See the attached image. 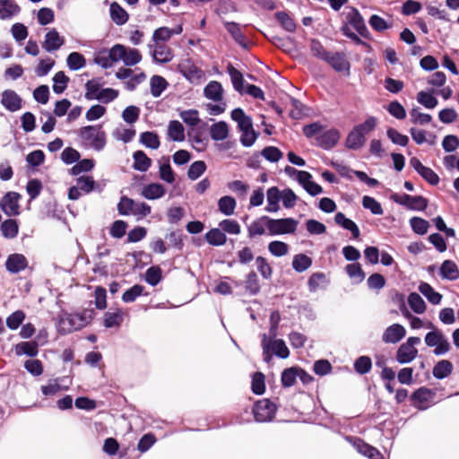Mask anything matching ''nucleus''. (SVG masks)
<instances>
[{
	"label": "nucleus",
	"instance_id": "obj_18",
	"mask_svg": "<svg viewBox=\"0 0 459 459\" xmlns=\"http://www.w3.org/2000/svg\"><path fill=\"white\" fill-rule=\"evenodd\" d=\"M334 222L343 230L350 231L352 238H359L360 230L359 226L352 220L347 218L343 212H337L335 213Z\"/></svg>",
	"mask_w": 459,
	"mask_h": 459
},
{
	"label": "nucleus",
	"instance_id": "obj_53",
	"mask_svg": "<svg viewBox=\"0 0 459 459\" xmlns=\"http://www.w3.org/2000/svg\"><path fill=\"white\" fill-rule=\"evenodd\" d=\"M297 366L286 368L281 371V383L283 388H290L293 386L298 378Z\"/></svg>",
	"mask_w": 459,
	"mask_h": 459
},
{
	"label": "nucleus",
	"instance_id": "obj_23",
	"mask_svg": "<svg viewBox=\"0 0 459 459\" xmlns=\"http://www.w3.org/2000/svg\"><path fill=\"white\" fill-rule=\"evenodd\" d=\"M227 73L230 77L232 86L236 91L243 95V91L246 87L247 82L244 79L242 72L238 70L231 63L227 65Z\"/></svg>",
	"mask_w": 459,
	"mask_h": 459
},
{
	"label": "nucleus",
	"instance_id": "obj_28",
	"mask_svg": "<svg viewBox=\"0 0 459 459\" xmlns=\"http://www.w3.org/2000/svg\"><path fill=\"white\" fill-rule=\"evenodd\" d=\"M152 57L155 64H167L173 58L170 48L163 44H157L154 50L152 51Z\"/></svg>",
	"mask_w": 459,
	"mask_h": 459
},
{
	"label": "nucleus",
	"instance_id": "obj_47",
	"mask_svg": "<svg viewBox=\"0 0 459 459\" xmlns=\"http://www.w3.org/2000/svg\"><path fill=\"white\" fill-rule=\"evenodd\" d=\"M95 167V160L93 159H79L76 163L69 169V174L72 176H78L82 172H90Z\"/></svg>",
	"mask_w": 459,
	"mask_h": 459
},
{
	"label": "nucleus",
	"instance_id": "obj_52",
	"mask_svg": "<svg viewBox=\"0 0 459 459\" xmlns=\"http://www.w3.org/2000/svg\"><path fill=\"white\" fill-rule=\"evenodd\" d=\"M162 279V269L160 265H152L145 272L144 281L152 287L157 286Z\"/></svg>",
	"mask_w": 459,
	"mask_h": 459
},
{
	"label": "nucleus",
	"instance_id": "obj_12",
	"mask_svg": "<svg viewBox=\"0 0 459 459\" xmlns=\"http://www.w3.org/2000/svg\"><path fill=\"white\" fill-rule=\"evenodd\" d=\"M1 104L9 112H16L22 108V97L13 90H5L1 94Z\"/></svg>",
	"mask_w": 459,
	"mask_h": 459
},
{
	"label": "nucleus",
	"instance_id": "obj_11",
	"mask_svg": "<svg viewBox=\"0 0 459 459\" xmlns=\"http://www.w3.org/2000/svg\"><path fill=\"white\" fill-rule=\"evenodd\" d=\"M341 138L340 131L336 128H331L322 131L319 135L316 136V145L323 150H332L339 142Z\"/></svg>",
	"mask_w": 459,
	"mask_h": 459
},
{
	"label": "nucleus",
	"instance_id": "obj_41",
	"mask_svg": "<svg viewBox=\"0 0 459 459\" xmlns=\"http://www.w3.org/2000/svg\"><path fill=\"white\" fill-rule=\"evenodd\" d=\"M101 78H93L91 80H89L85 83V94L84 97L86 100H98L100 93H101Z\"/></svg>",
	"mask_w": 459,
	"mask_h": 459
},
{
	"label": "nucleus",
	"instance_id": "obj_56",
	"mask_svg": "<svg viewBox=\"0 0 459 459\" xmlns=\"http://www.w3.org/2000/svg\"><path fill=\"white\" fill-rule=\"evenodd\" d=\"M182 121L190 127L198 126L202 122L199 117V111L195 108L182 110L179 113Z\"/></svg>",
	"mask_w": 459,
	"mask_h": 459
},
{
	"label": "nucleus",
	"instance_id": "obj_42",
	"mask_svg": "<svg viewBox=\"0 0 459 459\" xmlns=\"http://www.w3.org/2000/svg\"><path fill=\"white\" fill-rule=\"evenodd\" d=\"M139 143L152 150H157L160 145L159 134L155 131H145L141 133Z\"/></svg>",
	"mask_w": 459,
	"mask_h": 459
},
{
	"label": "nucleus",
	"instance_id": "obj_48",
	"mask_svg": "<svg viewBox=\"0 0 459 459\" xmlns=\"http://www.w3.org/2000/svg\"><path fill=\"white\" fill-rule=\"evenodd\" d=\"M275 19L280 23L281 27L290 33L295 32L297 24L295 21L285 11H278L274 13Z\"/></svg>",
	"mask_w": 459,
	"mask_h": 459
},
{
	"label": "nucleus",
	"instance_id": "obj_61",
	"mask_svg": "<svg viewBox=\"0 0 459 459\" xmlns=\"http://www.w3.org/2000/svg\"><path fill=\"white\" fill-rule=\"evenodd\" d=\"M26 318V314L23 310L18 309L9 315L6 318V326L10 330H17Z\"/></svg>",
	"mask_w": 459,
	"mask_h": 459
},
{
	"label": "nucleus",
	"instance_id": "obj_16",
	"mask_svg": "<svg viewBox=\"0 0 459 459\" xmlns=\"http://www.w3.org/2000/svg\"><path fill=\"white\" fill-rule=\"evenodd\" d=\"M406 330L401 324H393L389 325L382 335V341L385 343H397L404 338Z\"/></svg>",
	"mask_w": 459,
	"mask_h": 459
},
{
	"label": "nucleus",
	"instance_id": "obj_2",
	"mask_svg": "<svg viewBox=\"0 0 459 459\" xmlns=\"http://www.w3.org/2000/svg\"><path fill=\"white\" fill-rule=\"evenodd\" d=\"M101 127V125H89L79 129L78 136L85 148H92L96 152L105 148L107 136Z\"/></svg>",
	"mask_w": 459,
	"mask_h": 459
},
{
	"label": "nucleus",
	"instance_id": "obj_24",
	"mask_svg": "<svg viewBox=\"0 0 459 459\" xmlns=\"http://www.w3.org/2000/svg\"><path fill=\"white\" fill-rule=\"evenodd\" d=\"M166 194L165 186L160 183H150L142 188L141 195L147 200H157Z\"/></svg>",
	"mask_w": 459,
	"mask_h": 459
},
{
	"label": "nucleus",
	"instance_id": "obj_13",
	"mask_svg": "<svg viewBox=\"0 0 459 459\" xmlns=\"http://www.w3.org/2000/svg\"><path fill=\"white\" fill-rule=\"evenodd\" d=\"M65 41V38L59 34L56 29L53 28L46 33L42 48L45 51L52 53L58 50Z\"/></svg>",
	"mask_w": 459,
	"mask_h": 459
},
{
	"label": "nucleus",
	"instance_id": "obj_40",
	"mask_svg": "<svg viewBox=\"0 0 459 459\" xmlns=\"http://www.w3.org/2000/svg\"><path fill=\"white\" fill-rule=\"evenodd\" d=\"M168 136L173 142L185 140V128L178 120H170L168 126Z\"/></svg>",
	"mask_w": 459,
	"mask_h": 459
},
{
	"label": "nucleus",
	"instance_id": "obj_50",
	"mask_svg": "<svg viewBox=\"0 0 459 459\" xmlns=\"http://www.w3.org/2000/svg\"><path fill=\"white\" fill-rule=\"evenodd\" d=\"M53 86L52 90L56 94H62L68 86L70 78L65 74L64 71H59L53 76Z\"/></svg>",
	"mask_w": 459,
	"mask_h": 459
},
{
	"label": "nucleus",
	"instance_id": "obj_58",
	"mask_svg": "<svg viewBox=\"0 0 459 459\" xmlns=\"http://www.w3.org/2000/svg\"><path fill=\"white\" fill-rule=\"evenodd\" d=\"M251 390L255 395H262L265 392V376L256 371L252 375Z\"/></svg>",
	"mask_w": 459,
	"mask_h": 459
},
{
	"label": "nucleus",
	"instance_id": "obj_6",
	"mask_svg": "<svg viewBox=\"0 0 459 459\" xmlns=\"http://www.w3.org/2000/svg\"><path fill=\"white\" fill-rule=\"evenodd\" d=\"M22 195L13 191H9L0 200V209L8 217L18 216L21 213L19 201Z\"/></svg>",
	"mask_w": 459,
	"mask_h": 459
},
{
	"label": "nucleus",
	"instance_id": "obj_25",
	"mask_svg": "<svg viewBox=\"0 0 459 459\" xmlns=\"http://www.w3.org/2000/svg\"><path fill=\"white\" fill-rule=\"evenodd\" d=\"M109 14L112 22L122 26L129 20V14L117 2H112L109 6Z\"/></svg>",
	"mask_w": 459,
	"mask_h": 459
},
{
	"label": "nucleus",
	"instance_id": "obj_46",
	"mask_svg": "<svg viewBox=\"0 0 459 459\" xmlns=\"http://www.w3.org/2000/svg\"><path fill=\"white\" fill-rule=\"evenodd\" d=\"M243 284L246 291L250 296H255L260 292L261 287L259 284V279L255 271H251L246 275Z\"/></svg>",
	"mask_w": 459,
	"mask_h": 459
},
{
	"label": "nucleus",
	"instance_id": "obj_44",
	"mask_svg": "<svg viewBox=\"0 0 459 459\" xmlns=\"http://www.w3.org/2000/svg\"><path fill=\"white\" fill-rule=\"evenodd\" d=\"M76 184L78 185L80 189L85 194H90L94 191H101L98 182H96L91 176H80L79 178H76Z\"/></svg>",
	"mask_w": 459,
	"mask_h": 459
},
{
	"label": "nucleus",
	"instance_id": "obj_32",
	"mask_svg": "<svg viewBox=\"0 0 459 459\" xmlns=\"http://www.w3.org/2000/svg\"><path fill=\"white\" fill-rule=\"evenodd\" d=\"M133 169L140 172H146L152 163V159L142 150L135 151L133 153Z\"/></svg>",
	"mask_w": 459,
	"mask_h": 459
},
{
	"label": "nucleus",
	"instance_id": "obj_15",
	"mask_svg": "<svg viewBox=\"0 0 459 459\" xmlns=\"http://www.w3.org/2000/svg\"><path fill=\"white\" fill-rule=\"evenodd\" d=\"M338 73L346 72L350 74L351 64L343 52L330 53L328 58L325 61Z\"/></svg>",
	"mask_w": 459,
	"mask_h": 459
},
{
	"label": "nucleus",
	"instance_id": "obj_27",
	"mask_svg": "<svg viewBox=\"0 0 459 459\" xmlns=\"http://www.w3.org/2000/svg\"><path fill=\"white\" fill-rule=\"evenodd\" d=\"M209 131L212 140L215 142L224 141L230 134L229 125L223 120L213 123Z\"/></svg>",
	"mask_w": 459,
	"mask_h": 459
},
{
	"label": "nucleus",
	"instance_id": "obj_55",
	"mask_svg": "<svg viewBox=\"0 0 459 459\" xmlns=\"http://www.w3.org/2000/svg\"><path fill=\"white\" fill-rule=\"evenodd\" d=\"M353 368L360 376L368 374L372 368L371 358L367 355L358 357L353 362Z\"/></svg>",
	"mask_w": 459,
	"mask_h": 459
},
{
	"label": "nucleus",
	"instance_id": "obj_10",
	"mask_svg": "<svg viewBox=\"0 0 459 459\" xmlns=\"http://www.w3.org/2000/svg\"><path fill=\"white\" fill-rule=\"evenodd\" d=\"M433 390L421 386L414 390L410 395L411 405L419 411H425L429 408L427 403L430 402L434 397Z\"/></svg>",
	"mask_w": 459,
	"mask_h": 459
},
{
	"label": "nucleus",
	"instance_id": "obj_7",
	"mask_svg": "<svg viewBox=\"0 0 459 459\" xmlns=\"http://www.w3.org/2000/svg\"><path fill=\"white\" fill-rule=\"evenodd\" d=\"M56 329L60 335H67L74 331L81 330L76 314L63 311L58 316Z\"/></svg>",
	"mask_w": 459,
	"mask_h": 459
},
{
	"label": "nucleus",
	"instance_id": "obj_14",
	"mask_svg": "<svg viewBox=\"0 0 459 459\" xmlns=\"http://www.w3.org/2000/svg\"><path fill=\"white\" fill-rule=\"evenodd\" d=\"M223 26L234 41L243 49H248L249 43L244 32L241 30L240 24L236 22H223Z\"/></svg>",
	"mask_w": 459,
	"mask_h": 459
},
{
	"label": "nucleus",
	"instance_id": "obj_33",
	"mask_svg": "<svg viewBox=\"0 0 459 459\" xmlns=\"http://www.w3.org/2000/svg\"><path fill=\"white\" fill-rule=\"evenodd\" d=\"M418 356V350L411 349L409 346L402 343L395 354V359L399 364H409Z\"/></svg>",
	"mask_w": 459,
	"mask_h": 459
},
{
	"label": "nucleus",
	"instance_id": "obj_35",
	"mask_svg": "<svg viewBox=\"0 0 459 459\" xmlns=\"http://www.w3.org/2000/svg\"><path fill=\"white\" fill-rule=\"evenodd\" d=\"M418 290L433 305L440 304L443 296L428 282L420 281Z\"/></svg>",
	"mask_w": 459,
	"mask_h": 459
},
{
	"label": "nucleus",
	"instance_id": "obj_62",
	"mask_svg": "<svg viewBox=\"0 0 459 459\" xmlns=\"http://www.w3.org/2000/svg\"><path fill=\"white\" fill-rule=\"evenodd\" d=\"M409 222L412 231L417 235L423 236L429 230V222L421 217L413 216Z\"/></svg>",
	"mask_w": 459,
	"mask_h": 459
},
{
	"label": "nucleus",
	"instance_id": "obj_57",
	"mask_svg": "<svg viewBox=\"0 0 459 459\" xmlns=\"http://www.w3.org/2000/svg\"><path fill=\"white\" fill-rule=\"evenodd\" d=\"M123 319L124 314L120 309L116 312H106L103 316V325L106 328L118 327L121 325Z\"/></svg>",
	"mask_w": 459,
	"mask_h": 459
},
{
	"label": "nucleus",
	"instance_id": "obj_60",
	"mask_svg": "<svg viewBox=\"0 0 459 459\" xmlns=\"http://www.w3.org/2000/svg\"><path fill=\"white\" fill-rule=\"evenodd\" d=\"M386 136L395 145L405 147L408 145L410 139L409 136L400 133L394 127H388L386 129Z\"/></svg>",
	"mask_w": 459,
	"mask_h": 459
},
{
	"label": "nucleus",
	"instance_id": "obj_4",
	"mask_svg": "<svg viewBox=\"0 0 459 459\" xmlns=\"http://www.w3.org/2000/svg\"><path fill=\"white\" fill-rule=\"evenodd\" d=\"M390 199L410 211H419L423 212L429 206V199L423 195H411L409 194L403 193L399 195L397 193H393L390 196Z\"/></svg>",
	"mask_w": 459,
	"mask_h": 459
},
{
	"label": "nucleus",
	"instance_id": "obj_8",
	"mask_svg": "<svg viewBox=\"0 0 459 459\" xmlns=\"http://www.w3.org/2000/svg\"><path fill=\"white\" fill-rule=\"evenodd\" d=\"M345 439L352 445L358 453L368 459H385L379 450L366 443L362 438L359 437L346 436Z\"/></svg>",
	"mask_w": 459,
	"mask_h": 459
},
{
	"label": "nucleus",
	"instance_id": "obj_45",
	"mask_svg": "<svg viewBox=\"0 0 459 459\" xmlns=\"http://www.w3.org/2000/svg\"><path fill=\"white\" fill-rule=\"evenodd\" d=\"M312 264L313 260L310 256L299 253L293 256L291 265L295 272L301 273L310 268Z\"/></svg>",
	"mask_w": 459,
	"mask_h": 459
},
{
	"label": "nucleus",
	"instance_id": "obj_1",
	"mask_svg": "<svg viewBox=\"0 0 459 459\" xmlns=\"http://www.w3.org/2000/svg\"><path fill=\"white\" fill-rule=\"evenodd\" d=\"M377 124V117L370 116L361 124L356 125L347 134L345 147L357 151L366 143V135L373 131Z\"/></svg>",
	"mask_w": 459,
	"mask_h": 459
},
{
	"label": "nucleus",
	"instance_id": "obj_31",
	"mask_svg": "<svg viewBox=\"0 0 459 459\" xmlns=\"http://www.w3.org/2000/svg\"><path fill=\"white\" fill-rule=\"evenodd\" d=\"M439 274L442 279L455 281L459 278V269L452 260H445L439 267Z\"/></svg>",
	"mask_w": 459,
	"mask_h": 459
},
{
	"label": "nucleus",
	"instance_id": "obj_59",
	"mask_svg": "<svg viewBox=\"0 0 459 459\" xmlns=\"http://www.w3.org/2000/svg\"><path fill=\"white\" fill-rule=\"evenodd\" d=\"M135 201L126 195H122L117 205V212L122 216L133 215Z\"/></svg>",
	"mask_w": 459,
	"mask_h": 459
},
{
	"label": "nucleus",
	"instance_id": "obj_36",
	"mask_svg": "<svg viewBox=\"0 0 459 459\" xmlns=\"http://www.w3.org/2000/svg\"><path fill=\"white\" fill-rule=\"evenodd\" d=\"M20 6L14 0H0V19L8 20L18 14Z\"/></svg>",
	"mask_w": 459,
	"mask_h": 459
},
{
	"label": "nucleus",
	"instance_id": "obj_17",
	"mask_svg": "<svg viewBox=\"0 0 459 459\" xmlns=\"http://www.w3.org/2000/svg\"><path fill=\"white\" fill-rule=\"evenodd\" d=\"M27 266V258L22 254H11L7 256V259L5 261L6 270L13 274L19 273L20 272L23 271Z\"/></svg>",
	"mask_w": 459,
	"mask_h": 459
},
{
	"label": "nucleus",
	"instance_id": "obj_22",
	"mask_svg": "<svg viewBox=\"0 0 459 459\" xmlns=\"http://www.w3.org/2000/svg\"><path fill=\"white\" fill-rule=\"evenodd\" d=\"M223 87L218 81H211L204 88V96L214 102H221L223 100Z\"/></svg>",
	"mask_w": 459,
	"mask_h": 459
},
{
	"label": "nucleus",
	"instance_id": "obj_21",
	"mask_svg": "<svg viewBox=\"0 0 459 459\" xmlns=\"http://www.w3.org/2000/svg\"><path fill=\"white\" fill-rule=\"evenodd\" d=\"M282 195L278 186H271L266 190V201L267 205L264 211L267 212H277L280 207V202L281 201Z\"/></svg>",
	"mask_w": 459,
	"mask_h": 459
},
{
	"label": "nucleus",
	"instance_id": "obj_26",
	"mask_svg": "<svg viewBox=\"0 0 459 459\" xmlns=\"http://www.w3.org/2000/svg\"><path fill=\"white\" fill-rule=\"evenodd\" d=\"M267 345L274 356L283 359L289 358L290 350L283 339L267 337Z\"/></svg>",
	"mask_w": 459,
	"mask_h": 459
},
{
	"label": "nucleus",
	"instance_id": "obj_54",
	"mask_svg": "<svg viewBox=\"0 0 459 459\" xmlns=\"http://www.w3.org/2000/svg\"><path fill=\"white\" fill-rule=\"evenodd\" d=\"M66 65L71 71H78L86 65V58L80 52H71L66 57Z\"/></svg>",
	"mask_w": 459,
	"mask_h": 459
},
{
	"label": "nucleus",
	"instance_id": "obj_19",
	"mask_svg": "<svg viewBox=\"0 0 459 459\" xmlns=\"http://www.w3.org/2000/svg\"><path fill=\"white\" fill-rule=\"evenodd\" d=\"M39 341H24L20 342L14 345V352L16 356H27L30 358H35L39 354Z\"/></svg>",
	"mask_w": 459,
	"mask_h": 459
},
{
	"label": "nucleus",
	"instance_id": "obj_37",
	"mask_svg": "<svg viewBox=\"0 0 459 459\" xmlns=\"http://www.w3.org/2000/svg\"><path fill=\"white\" fill-rule=\"evenodd\" d=\"M204 239L212 247H221L227 242V236L220 227L212 228L205 233Z\"/></svg>",
	"mask_w": 459,
	"mask_h": 459
},
{
	"label": "nucleus",
	"instance_id": "obj_3",
	"mask_svg": "<svg viewBox=\"0 0 459 459\" xmlns=\"http://www.w3.org/2000/svg\"><path fill=\"white\" fill-rule=\"evenodd\" d=\"M270 236L292 234L297 230L299 221L291 217L273 219L267 215L261 216Z\"/></svg>",
	"mask_w": 459,
	"mask_h": 459
},
{
	"label": "nucleus",
	"instance_id": "obj_49",
	"mask_svg": "<svg viewBox=\"0 0 459 459\" xmlns=\"http://www.w3.org/2000/svg\"><path fill=\"white\" fill-rule=\"evenodd\" d=\"M407 300L409 307L415 314L421 315L426 311V302L419 293L415 291L411 292Z\"/></svg>",
	"mask_w": 459,
	"mask_h": 459
},
{
	"label": "nucleus",
	"instance_id": "obj_51",
	"mask_svg": "<svg viewBox=\"0 0 459 459\" xmlns=\"http://www.w3.org/2000/svg\"><path fill=\"white\" fill-rule=\"evenodd\" d=\"M416 100L418 103L428 109H433L438 104L437 99L434 96L433 91H420L417 93Z\"/></svg>",
	"mask_w": 459,
	"mask_h": 459
},
{
	"label": "nucleus",
	"instance_id": "obj_9",
	"mask_svg": "<svg viewBox=\"0 0 459 459\" xmlns=\"http://www.w3.org/2000/svg\"><path fill=\"white\" fill-rule=\"evenodd\" d=\"M347 24L352 26L357 33L363 39L369 40L373 39L363 16L356 7H351V12L347 15Z\"/></svg>",
	"mask_w": 459,
	"mask_h": 459
},
{
	"label": "nucleus",
	"instance_id": "obj_20",
	"mask_svg": "<svg viewBox=\"0 0 459 459\" xmlns=\"http://www.w3.org/2000/svg\"><path fill=\"white\" fill-rule=\"evenodd\" d=\"M177 71L191 83L199 81L203 76V71L190 62L179 64Z\"/></svg>",
	"mask_w": 459,
	"mask_h": 459
},
{
	"label": "nucleus",
	"instance_id": "obj_5",
	"mask_svg": "<svg viewBox=\"0 0 459 459\" xmlns=\"http://www.w3.org/2000/svg\"><path fill=\"white\" fill-rule=\"evenodd\" d=\"M277 406L269 399H262L254 403L252 413L256 422H270L276 414Z\"/></svg>",
	"mask_w": 459,
	"mask_h": 459
},
{
	"label": "nucleus",
	"instance_id": "obj_30",
	"mask_svg": "<svg viewBox=\"0 0 459 459\" xmlns=\"http://www.w3.org/2000/svg\"><path fill=\"white\" fill-rule=\"evenodd\" d=\"M454 370V365L450 360H438L433 367L432 374L436 379L442 380L448 377Z\"/></svg>",
	"mask_w": 459,
	"mask_h": 459
},
{
	"label": "nucleus",
	"instance_id": "obj_38",
	"mask_svg": "<svg viewBox=\"0 0 459 459\" xmlns=\"http://www.w3.org/2000/svg\"><path fill=\"white\" fill-rule=\"evenodd\" d=\"M169 87L168 81L161 75L154 74L150 79V92L154 98H159Z\"/></svg>",
	"mask_w": 459,
	"mask_h": 459
},
{
	"label": "nucleus",
	"instance_id": "obj_43",
	"mask_svg": "<svg viewBox=\"0 0 459 459\" xmlns=\"http://www.w3.org/2000/svg\"><path fill=\"white\" fill-rule=\"evenodd\" d=\"M236 206L237 201L232 195H223L218 200V210L225 216L232 215Z\"/></svg>",
	"mask_w": 459,
	"mask_h": 459
},
{
	"label": "nucleus",
	"instance_id": "obj_39",
	"mask_svg": "<svg viewBox=\"0 0 459 459\" xmlns=\"http://www.w3.org/2000/svg\"><path fill=\"white\" fill-rule=\"evenodd\" d=\"M121 57L120 61H122L126 66H134L141 62L142 54L139 49L126 46V49L122 51Z\"/></svg>",
	"mask_w": 459,
	"mask_h": 459
},
{
	"label": "nucleus",
	"instance_id": "obj_29",
	"mask_svg": "<svg viewBox=\"0 0 459 459\" xmlns=\"http://www.w3.org/2000/svg\"><path fill=\"white\" fill-rule=\"evenodd\" d=\"M159 176L161 180L168 184L175 181V172L173 171L169 156H163L159 161Z\"/></svg>",
	"mask_w": 459,
	"mask_h": 459
},
{
	"label": "nucleus",
	"instance_id": "obj_63",
	"mask_svg": "<svg viewBox=\"0 0 459 459\" xmlns=\"http://www.w3.org/2000/svg\"><path fill=\"white\" fill-rule=\"evenodd\" d=\"M207 169L204 160H195L190 164L187 169V177L190 180L198 179Z\"/></svg>",
	"mask_w": 459,
	"mask_h": 459
},
{
	"label": "nucleus",
	"instance_id": "obj_34",
	"mask_svg": "<svg viewBox=\"0 0 459 459\" xmlns=\"http://www.w3.org/2000/svg\"><path fill=\"white\" fill-rule=\"evenodd\" d=\"M2 236L7 239H13L19 233V221L16 219L8 218L0 224Z\"/></svg>",
	"mask_w": 459,
	"mask_h": 459
},
{
	"label": "nucleus",
	"instance_id": "obj_64",
	"mask_svg": "<svg viewBox=\"0 0 459 459\" xmlns=\"http://www.w3.org/2000/svg\"><path fill=\"white\" fill-rule=\"evenodd\" d=\"M260 154L269 162H278L283 157V152L276 146H265Z\"/></svg>",
	"mask_w": 459,
	"mask_h": 459
}]
</instances>
